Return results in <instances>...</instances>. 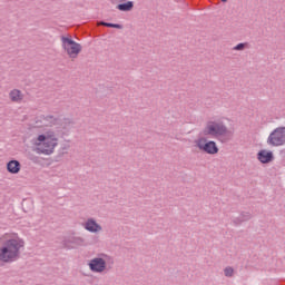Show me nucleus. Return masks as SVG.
Listing matches in <instances>:
<instances>
[{
    "instance_id": "nucleus-1",
    "label": "nucleus",
    "mask_w": 285,
    "mask_h": 285,
    "mask_svg": "<svg viewBox=\"0 0 285 285\" xmlns=\"http://www.w3.org/2000/svg\"><path fill=\"white\" fill-rule=\"evenodd\" d=\"M203 135L209 139H217L220 144H228L233 139V131L228 129L224 118L208 120L203 128Z\"/></svg>"
},
{
    "instance_id": "nucleus-2",
    "label": "nucleus",
    "mask_w": 285,
    "mask_h": 285,
    "mask_svg": "<svg viewBox=\"0 0 285 285\" xmlns=\"http://www.w3.org/2000/svg\"><path fill=\"white\" fill-rule=\"evenodd\" d=\"M24 246L26 242L19 236L3 240L0 247V262L12 264V262L21 259V248Z\"/></svg>"
},
{
    "instance_id": "nucleus-3",
    "label": "nucleus",
    "mask_w": 285,
    "mask_h": 285,
    "mask_svg": "<svg viewBox=\"0 0 285 285\" xmlns=\"http://www.w3.org/2000/svg\"><path fill=\"white\" fill-rule=\"evenodd\" d=\"M115 266V258L106 253H99L88 263L91 273H106Z\"/></svg>"
},
{
    "instance_id": "nucleus-4",
    "label": "nucleus",
    "mask_w": 285,
    "mask_h": 285,
    "mask_svg": "<svg viewBox=\"0 0 285 285\" xmlns=\"http://www.w3.org/2000/svg\"><path fill=\"white\" fill-rule=\"evenodd\" d=\"M36 150L39 155H52L57 146L55 132L48 131L47 134L39 135L36 140Z\"/></svg>"
},
{
    "instance_id": "nucleus-5",
    "label": "nucleus",
    "mask_w": 285,
    "mask_h": 285,
    "mask_svg": "<svg viewBox=\"0 0 285 285\" xmlns=\"http://www.w3.org/2000/svg\"><path fill=\"white\" fill-rule=\"evenodd\" d=\"M194 144L205 155H217L219 153L217 142L215 140H208L206 137H198Z\"/></svg>"
},
{
    "instance_id": "nucleus-6",
    "label": "nucleus",
    "mask_w": 285,
    "mask_h": 285,
    "mask_svg": "<svg viewBox=\"0 0 285 285\" xmlns=\"http://www.w3.org/2000/svg\"><path fill=\"white\" fill-rule=\"evenodd\" d=\"M267 146L272 148L285 146V127H277L268 135Z\"/></svg>"
},
{
    "instance_id": "nucleus-7",
    "label": "nucleus",
    "mask_w": 285,
    "mask_h": 285,
    "mask_svg": "<svg viewBox=\"0 0 285 285\" xmlns=\"http://www.w3.org/2000/svg\"><path fill=\"white\" fill-rule=\"evenodd\" d=\"M82 227L88 233H92L94 235H97L104 230V227L101 224L97 223V219L94 217L87 218L86 222L82 224Z\"/></svg>"
},
{
    "instance_id": "nucleus-8",
    "label": "nucleus",
    "mask_w": 285,
    "mask_h": 285,
    "mask_svg": "<svg viewBox=\"0 0 285 285\" xmlns=\"http://www.w3.org/2000/svg\"><path fill=\"white\" fill-rule=\"evenodd\" d=\"M109 1L114 6H117V3H119L116 8L120 12H130L135 8V2L132 1H128V0H109Z\"/></svg>"
},
{
    "instance_id": "nucleus-9",
    "label": "nucleus",
    "mask_w": 285,
    "mask_h": 285,
    "mask_svg": "<svg viewBox=\"0 0 285 285\" xmlns=\"http://www.w3.org/2000/svg\"><path fill=\"white\" fill-rule=\"evenodd\" d=\"M257 159L261 161V164H271L273 159H275V156L273 155V151L267 149H262L257 154Z\"/></svg>"
},
{
    "instance_id": "nucleus-10",
    "label": "nucleus",
    "mask_w": 285,
    "mask_h": 285,
    "mask_svg": "<svg viewBox=\"0 0 285 285\" xmlns=\"http://www.w3.org/2000/svg\"><path fill=\"white\" fill-rule=\"evenodd\" d=\"M7 170L10 175H19L21 173V163L17 159L9 160L7 163Z\"/></svg>"
},
{
    "instance_id": "nucleus-11",
    "label": "nucleus",
    "mask_w": 285,
    "mask_h": 285,
    "mask_svg": "<svg viewBox=\"0 0 285 285\" xmlns=\"http://www.w3.org/2000/svg\"><path fill=\"white\" fill-rule=\"evenodd\" d=\"M61 41H62V48H65L70 59H72V38L62 36Z\"/></svg>"
},
{
    "instance_id": "nucleus-12",
    "label": "nucleus",
    "mask_w": 285,
    "mask_h": 285,
    "mask_svg": "<svg viewBox=\"0 0 285 285\" xmlns=\"http://www.w3.org/2000/svg\"><path fill=\"white\" fill-rule=\"evenodd\" d=\"M250 219H253V214L249 212H243L234 222L235 224H242L244 222H250Z\"/></svg>"
},
{
    "instance_id": "nucleus-13",
    "label": "nucleus",
    "mask_w": 285,
    "mask_h": 285,
    "mask_svg": "<svg viewBox=\"0 0 285 285\" xmlns=\"http://www.w3.org/2000/svg\"><path fill=\"white\" fill-rule=\"evenodd\" d=\"M40 121H42L43 126H53L57 124L55 116H40Z\"/></svg>"
},
{
    "instance_id": "nucleus-14",
    "label": "nucleus",
    "mask_w": 285,
    "mask_h": 285,
    "mask_svg": "<svg viewBox=\"0 0 285 285\" xmlns=\"http://www.w3.org/2000/svg\"><path fill=\"white\" fill-rule=\"evenodd\" d=\"M11 101H21L23 99V95H21V90L13 89L10 91Z\"/></svg>"
},
{
    "instance_id": "nucleus-15",
    "label": "nucleus",
    "mask_w": 285,
    "mask_h": 285,
    "mask_svg": "<svg viewBox=\"0 0 285 285\" xmlns=\"http://www.w3.org/2000/svg\"><path fill=\"white\" fill-rule=\"evenodd\" d=\"M98 26H105V28H116L117 30H121V28H124V26H121V24L110 23V22H105V21L98 22Z\"/></svg>"
},
{
    "instance_id": "nucleus-16",
    "label": "nucleus",
    "mask_w": 285,
    "mask_h": 285,
    "mask_svg": "<svg viewBox=\"0 0 285 285\" xmlns=\"http://www.w3.org/2000/svg\"><path fill=\"white\" fill-rule=\"evenodd\" d=\"M79 52H81V45L72 41V57H77V55H79Z\"/></svg>"
},
{
    "instance_id": "nucleus-17",
    "label": "nucleus",
    "mask_w": 285,
    "mask_h": 285,
    "mask_svg": "<svg viewBox=\"0 0 285 285\" xmlns=\"http://www.w3.org/2000/svg\"><path fill=\"white\" fill-rule=\"evenodd\" d=\"M59 248H68V250H70V248H72V240L65 238L61 242V245L59 246Z\"/></svg>"
},
{
    "instance_id": "nucleus-18",
    "label": "nucleus",
    "mask_w": 285,
    "mask_h": 285,
    "mask_svg": "<svg viewBox=\"0 0 285 285\" xmlns=\"http://www.w3.org/2000/svg\"><path fill=\"white\" fill-rule=\"evenodd\" d=\"M224 275L225 277H233V275H235V269L230 266H227L224 268Z\"/></svg>"
},
{
    "instance_id": "nucleus-19",
    "label": "nucleus",
    "mask_w": 285,
    "mask_h": 285,
    "mask_svg": "<svg viewBox=\"0 0 285 285\" xmlns=\"http://www.w3.org/2000/svg\"><path fill=\"white\" fill-rule=\"evenodd\" d=\"M246 46H248V43L246 42H240L238 45H236L233 50H237V51H242V50H245L246 49Z\"/></svg>"
},
{
    "instance_id": "nucleus-20",
    "label": "nucleus",
    "mask_w": 285,
    "mask_h": 285,
    "mask_svg": "<svg viewBox=\"0 0 285 285\" xmlns=\"http://www.w3.org/2000/svg\"><path fill=\"white\" fill-rule=\"evenodd\" d=\"M78 240L81 242V243H83V239H82V238L73 237V244H77Z\"/></svg>"
},
{
    "instance_id": "nucleus-21",
    "label": "nucleus",
    "mask_w": 285,
    "mask_h": 285,
    "mask_svg": "<svg viewBox=\"0 0 285 285\" xmlns=\"http://www.w3.org/2000/svg\"><path fill=\"white\" fill-rule=\"evenodd\" d=\"M223 1V3H226V1H228V0H222Z\"/></svg>"
}]
</instances>
